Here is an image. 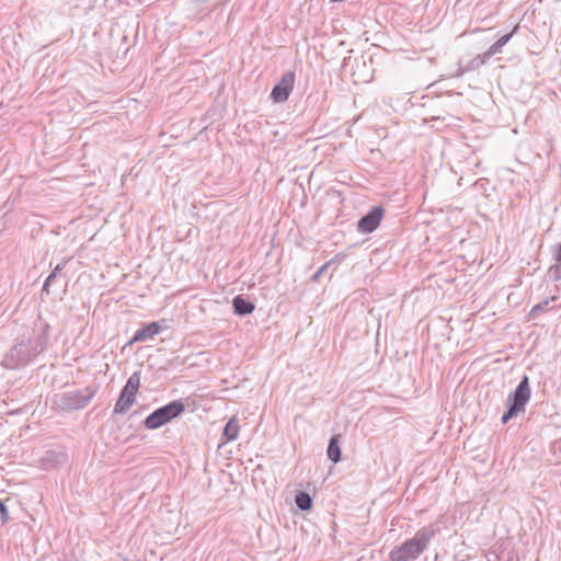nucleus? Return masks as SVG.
Returning a JSON list of instances; mask_svg holds the SVG:
<instances>
[{
  "instance_id": "obj_1",
  "label": "nucleus",
  "mask_w": 561,
  "mask_h": 561,
  "mask_svg": "<svg viewBox=\"0 0 561 561\" xmlns=\"http://www.w3.org/2000/svg\"><path fill=\"white\" fill-rule=\"evenodd\" d=\"M49 324H44L42 332L34 339L16 341L9 350L2 360V366L9 369H16L26 366L41 353H43L48 343Z\"/></svg>"
},
{
  "instance_id": "obj_2",
  "label": "nucleus",
  "mask_w": 561,
  "mask_h": 561,
  "mask_svg": "<svg viewBox=\"0 0 561 561\" xmlns=\"http://www.w3.org/2000/svg\"><path fill=\"white\" fill-rule=\"evenodd\" d=\"M438 533V527L434 524L419 529L414 537L405 540L399 546L393 547L388 558L390 561H414L416 560L427 548L432 539Z\"/></svg>"
},
{
  "instance_id": "obj_3",
  "label": "nucleus",
  "mask_w": 561,
  "mask_h": 561,
  "mask_svg": "<svg viewBox=\"0 0 561 561\" xmlns=\"http://www.w3.org/2000/svg\"><path fill=\"white\" fill-rule=\"evenodd\" d=\"M96 392V386H88L84 389L66 391L57 396L56 404L60 410L66 412L80 410L89 404Z\"/></svg>"
},
{
  "instance_id": "obj_4",
  "label": "nucleus",
  "mask_w": 561,
  "mask_h": 561,
  "mask_svg": "<svg viewBox=\"0 0 561 561\" xmlns=\"http://www.w3.org/2000/svg\"><path fill=\"white\" fill-rule=\"evenodd\" d=\"M184 410L185 405L181 400L171 401L151 412L145 419L144 425L148 430H157L181 415Z\"/></svg>"
},
{
  "instance_id": "obj_5",
  "label": "nucleus",
  "mask_w": 561,
  "mask_h": 561,
  "mask_svg": "<svg viewBox=\"0 0 561 561\" xmlns=\"http://www.w3.org/2000/svg\"><path fill=\"white\" fill-rule=\"evenodd\" d=\"M531 396L528 376H524L517 387L512 391L506 399L505 405L510 407L517 412H524Z\"/></svg>"
},
{
  "instance_id": "obj_6",
  "label": "nucleus",
  "mask_w": 561,
  "mask_h": 561,
  "mask_svg": "<svg viewBox=\"0 0 561 561\" xmlns=\"http://www.w3.org/2000/svg\"><path fill=\"white\" fill-rule=\"evenodd\" d=\"M296 81L294 71H286L280 80L274 85L271 92V98L275 103H282L288 100Z\"/></svg>"
},
{
  "instance_id": "obj_7",
  "label": "nucleus",
  "mask_w": 561,
  "mask_h": 561,
  "mask_svg": "<svg viewBox=\"0 0 561 561\" xmlns=\"http://www.w3.org/2000/svg\"><path fill=\"white\" fill-rule=\"evenodd\" d=\"M383 208L381 206L373 207L357 222V230L362 233H370L375 231L383 217Z\"/></svg>"
},
{
  "instance_id": "obj_8",
  "label": "nucleus",
  "mask_w": 561,
  "mask_h": 561,
  "mask_svg": "<svg viewBox=\"0 0 561 561\" xmlns=\"http://www.w3.org/2000/svg\"><path fill=\"white\" fill-rule=\"evenodd\" d=\"M161 328L158 322H150L142 328L138 329L128 344H134L138 342H148L152 340L157 334H159Z\"/></svg>"
},
{
  "instance_id": "obj_9",
  "label": "nucleus",
  "mask_w": 561,
  "mask_h": 561,
  "mask_svg": "<svg viewBox=\"0 0 561 561\" xmlns=\"http://www.w3.org/2000/svg\"><path fill=\"white\" fill-rule=\"evenodd\" d=\"M488 60L484 59L483 54L477 55L476 57L471 58L467 64H463L462 60L458 61V68L455 72L454 77H461L466 72L476 71L479 68H481Z\"/></svg>"
},
{
  "instance_id": "obj_10",
  "label": "nucleus",
  "mask_w": 561,
  "mask_h": 561,
  "mask_svg": "<svg viewBox=\"0 0 561 561\" xmlns=\"http://www.w3.org/2000/svg\"><path fill=\"white\" fill-rule=\"evenodd\" d=\"M135 401V396L121 390L119 397L114 405V414H125L126 412L129 411Z\"/></svg>"
},
{
  "instance_id": "obj_11",
  "label": "nucleus",
  "mask_w": 561,
  "mask_h": 561,
  "mask_svg": "<svg viewBox=\"0 0 561 561\" xmlns=\"http://www.w3.org/2000/svg\"><path fill=\"white\" fill-rule=\"evenodd\" d=\"M233 312L238 316H248L255 309L253 302L247 300L241 295H238L232 300Z\"/></svg>"
},
{
  "instance_id": "obj_12",
  "label": "nucleus",
  "mask_w": 561,
  "mask_h": 561,
  "mask_svg": "<svg viewBox=\"0 0 561 561\" xmlns=\"http://www.w3.org/2000/svg\"><path fill=\"white\" fill-rule=\"evenodd\" d=\"M239 430L240 427L238 419L233 416L226 423L222 435L227 442H231L237 439L239 435Z\"/></svg>"
},
{
  "instance_id": "obj_13",
  "label": "nucleus",
  "mask_w": 561,
  "mask_h": 561,
  "mask_svg": "<svg viewBox=\"0 0 561 561\" xmlns=\"http://www.w3.org/2000/svg\"><path fill=\"white\" fill-rule=\"evenodd\" d=\"M328 458L333 461L334 463H337L341 460V448L339 445V436H332L329 440L328 445Z\"/></svg>"
},
{
  "instance_id": "obj_14",
  "label": "nucleus",
  "mask_w": 561,
  "mask_h": 561,
  "mask_svg": "<svg viewBox=\"0 0 561 561\" xmlns=\"http://www.w3.org/2000/svg\"><path fill=\"white\" fill-rule=\"evenodd\" d=\"M140 377L141 373L139 370L133 373L131 376L127 379L122 390L131 393L133 396L136 397L140 387Z\"/></svg>"
},
{
  "instance_id": "obj_15",
  "label": "nucleus",
  "mask_w": 561,
  "mask_h": 561,
  "mask_svg": "<svg viewBox=\"0 0 561 561\" xmlns=\"http://www.w3.org/2000/svg\"><path fill=\"white\" fill-rule=\"evenodd\" d=\"M295 503L301 511H309L312 506V499L307 492H299L295 496Z\"/></svg>"
},
{
  "instance_id": "obj_16",
  "label": "nucleus",
  "mask_w": 561,
  "mask_h": 561,
  "mask_svg": "<svg viewBox=\"0 0 561 561\" xmlns=\"http://www.w3.org/2000/svg\"><path fill=\"white\" fill-rule=\"evenodd\" d=\"M558 299L557 296H552L551 298H547L546 300L543 301H540L538 302L537 305H535L531 310H530V316L531 317H536L537 314L543 312L547 310L548 308V305L550 304V301H556Z\"/></svg>"
},
{
  "instance_id": "obj_17",
  "label": "nucleus",
  "mask_w": 561,
  "mask_h": 561,
  "mask_svg": "<svg viewBox=\"0 0 561 561\" xmlns=\"http://www.w3.org/2000/svg\"><path fill=\"white\" fill-rule=\"evenodd\" d=\"M502 48L503 47L495 42L483 53L484 59L489 60L495 54L502 53Z\"/></svg>"
},
{
  "instance_id": "obj_18",
  "label": "nucleus",
  "mask_w": 561,
  "mask_h": 561,
  "mask_svg": "<svg viewBox=\"0 0 561 561\" xmlns=\"http://www.w3.org/2000/svg\"><path fill=\"white\" fill-rule=\"evenodd\" d=\"M518 414H519V412H517L516 410H514L510 407H506V411L504 412V414L502 415V419H501L502 424H506L510 420L517 416Z\"/></svg>"
},
{
  "instance_id": "obj_19",
  "label": "nucleus",
  "mask_w": 561,
  "mask_h": 561,
  "mask_svg": "<svg viewBox=\"0 0 561 561\" xmlns=\"http://www.w3.org/2000/svg\"><path fill=\"white\" fill-rule=\"evenodd\" d=\"M334 259L324 263L312 276L313 282H318L323 273L328 270V267L333 263Z\"/></svg>"
},
{
  "instance_id": "obj_20",
  "label": "nucleus",
  "mask_w": 561,
  "mask_h": 561,
  "mask_svg": "<svg viewBox=\"0 0 561 561\" xmlns=\"http://www.w3.org/2000/svg\"><path fill=\"white\" fill-rule=\"evenodd\" d=\"M517 30H518V25L514 26V28L511 33L500 37L496 41V43L500 44L502 47H504L510 42V39L513 37V35L517 32Z\"/></svg>"
},
{
  "instance_id": "obj_21",
  "label": "nucleus",
  "mask_w": 561,
  "mask_h": 561,
  "mask_svg": "<svg viewBox=\"0 0 561 561\" xmlns=\"http://www.w3.org/2000/svg\"><path fill=\"white\" fill-rule=\"evenodd\" d=\"M0 518L2 523H7L9 520V511L5 504L0 500Z\"/></svg>"
},
{
  "instance_id": "obj_22",
  "label": "nucleus",
  "mask_w": 561,
  "mask_h": 561,
  "mask_svg": "<svg viewBox=\"0 0 561 561\" xmlns=\"http://www.w3.org/2000/svg\"><path fill=\"white\" fill-rule=\"evenodd\" d=\"M554 261L561 265V243L558 245L557 250L553 253Z\"/></svg>"
},
{
  "instance_id": "obj_23",
  "label": "nucleus",
  "mask_w": 561,
  "mask_h": 561,
  "mask_svg": "<svg viewBox=\"0 0 561 561\" xmlns=\"http://www.w3.org/2000/svg\"><path fill=\"white\" fill-rule=\"evenodd\" d=\"M67 262H68V260L64 259L59 264L56 265V267L53 271V272H56V276L64 270V267L66 266Z\"/></svg>"
},
{
  "instance_id": "obj_24",
  "label": "nucleus",
  "mask_w": 561,
  "mask_h": 561,
  "mask_svg": "<svg viewBox=\"0 0 561 561\" xmlns=\"http://www.w3.org/2000/svg\"><path fill=\"white\" fill-rule=\"evenodd\" d=\"M49 286L50 285L48 284V282H44V285L42 287V295L43 294L49 295Z\"/></svg>"
},
{
  "instance_id": "obj_25",
  "label": "nucleus",
  "mask_w": 561,
  "mask_h": 561,
  "mask_svg": "<svg viewBox=\"0 0 561 561\" xmlns=\"http://www.w3.org/2000/svg\"><path fill=\"white\" fill-rule=\"evenodd\" d=\"M56 278V272H51L48 277L46 278L45 282H48V284L50 285L51 282Z\"/></svg>"
},
{
  "instance_id": "obj_26",
  "label": "nucleus",
  "mask_w": 561,
  "mask_h": 561,
  "mask_svg": "<svg viewBox=\"0 0 561 561\" xmlns=\"http://www.w3.org/2000/svg\"><path fill=\"white\" fill-rule=\"evenodd\" d=\"M125 561H128L127 559H125Z\"/></svg>"
}]
</instances>
